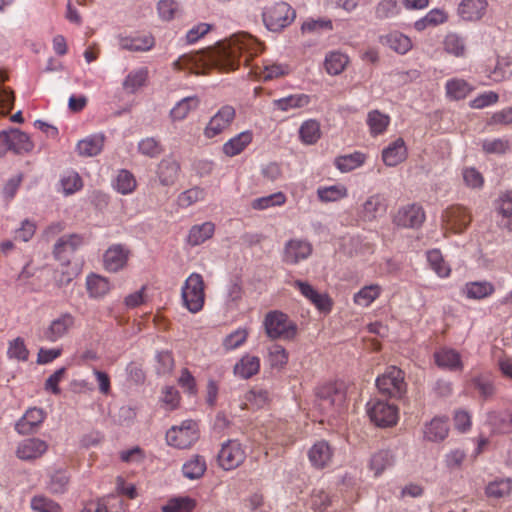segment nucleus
I'll return each instance as SVG.
<instances>
[{"label": "nucleus", "mask_w": 512, "mask_h": 512, "mask_svg": "<svg viewBox=\"0 0 512 512\" xmlns=\"http://www.w3.org/2000/svg\"><path fill=\"white\" fill-rule=\"evenodd\" d=\"M263 51V45L252 35L239 32L220 42L208 53L185 54L173 62L175 70L204 75L211 68L236 70L241 63L250 66L253 57Z\"/></svg>", "instance_id": "1"}, {"label": "nucleus", "mask_w": 512, "mask_h": 512, "mask_svg": "<svg viewBox=\"0 0 512 512\" xmlns=\"http://www.w3.org/2000/svg\"><path fill=\"white\" fill-rule=\"evenodd\" d=\"M183 306L191 313H198L205 303V283L201 274L191 273L181 288Z\"/></svg>", "instance_id": "2"}, {"label": "nucleus", "mask_w": 512, "mask_h": 512, "mask_svg": "<svg viewBox=\"0 0 512 512\" xmlns=\"http://www.w3.org/2000/svg\"><path fill=\"white\" fill-rule=\"evenodd\" d=\"M263 325L266 334L271 339L292 340L297 335V325L280 311L266 314Z\"/></svg>", "instance_id": "3"}, {"label": "nucleus", "mask_w": 512, "mask_h": 512, "mask_svg": "<svg viewBox=\"0 0 512 512\" xmlns=\"http://www.w3.org/2000/svg\"><path fill=\"white\" fill-rule=\"evenodd\" d=\"M472 214L470 209L454 204L447 207L442 213V227L444 234H462L471 224Z\"/></svg>", "instance_id": "4"}, {"label": "nucleus", "mask_w": 512, "mask_h": 512, "mask_svg": "<svg viewBox=\"0 0 512 512\" xmlns=\"http://www.w3.org/2000/svg\"><path fill=\"white\" fill-rule=\"evenodd\" d=\"M199 439V428L195 421L185 420L179 426L171 427L166 433L168 445L178 449H187Z\"/></svg>", "instance_id": "5"}, {"label": "nucleus", "mask_w": 512, "mask_h": 512, "mask_svg": "<svg viewBox=\"0 0 512 512\" xmlns=\"http://www.w3.org/2000/svg\"><path fill=\"white\" fill-rule=\"evenodd\" d=\"M296 17V11L286 2H277L263 12V21L270 31H280L289 26Z\"/></svg>", "instance_id": "6"}, {"label": "nucleus", "mask_w": 512, "mask_h": 512, "mask_svg": "<svg viewBox=\"0 0 512 512\" xmlns=\"http://www.w3.org/2000/svg\"><path fill=\"white\" fill-rule=\"evenodd\" d=\"M376 386L384 395L401 398L407 387L404 372L396 366H390L377 377Z\"/></svg>", "instance_id": "7"}, {"label": "nucleus", "mask_w": 512, "mask_h": 512, "mask_svg": "<svg viewBox=\"0 0 512 512\" xmlns=\"http://www.w3.org/2000/svg\"><path fill=\"white\" fill-rule=\"evenodd\" d=\"M367 413L372 422L380 427H389L397 423L398 408L381 399H371L367 405Z\"/></svg>", "instance_id": "8"}, {"label": "nucleus", "mask_w": 512, "mask_h": 512, "mask_svg": "<svg viewBox=\"0 0 512 512\" xmlns=\"http://www.w3.org/2000/svg\"><path fill=\"white\" fill-rule=\"evenodd\" d=\"M246 459V450L237 440H228L223 443L217 455L219 466L230 471L241 466Z\"/></svg>", "instance_id": "9"}, {"label": "nucleus", "mask_w": 512, "mask_h": 512, "mask_svg": "<svg viewBox=\"0 0 512 512\" xmlns=\"http://www.w3.org/2000/svg\"><path fill=\"white\" fill-rule=\"evenodd\" d=\"M236 111L231 105L222 106L215 115L211 117L204 129L207 138H214L226 130L234 121Z\"/></svg>", "instance_id": "10"}, {"label": "nucleus", "mask_w": 512, "mask_h": 512, "mask_svg": "<svg viewBox=\"0 0 512 512\" xmlns=\"http://www.w3.org/2000/svg\"><path fill=\"white\" fill-rule=\"evenodd\" d=\"M75 325V317L71 313H62L53 319L43 330V339L56 342L65 337Z\"/></svg>", "instance_id": "11"}, {"label": "nucleus", "mask_w": 512, "mask_h": 512, "mask_svg": "<svg viewBox=\"0 0 512 512\" xmlns=\"http://www.w3.org/2000/svg\"><path fill=\"white\" fill-rule=\"evenodd\" d=\"M293 286L321 313L327 314L332 310L333 302L328 294L319 293L309 283L301 280H295Z\"/></svg>", "instance_id": "12"}, {"label": "nucleus", "mask_w": 512, "mask_h": 512, "mask_svg": "<svg viewBox=\"0 0 512 512\" xmlns=\"http://www.w3.org/2000/svg\"><path fill=\"white\" fill-rule=\"evenodd\" d=\"M425 221V212L418 204L401 207L394 216V223L404 228L420 227Z\"/></svg>", "instance_id": "13"}, {"label": "nucleus", "mask_w": 512, "mask_h": 512, "mask_svg": "<svg viewBox=\"0 0 512 512\" xmlns=\"http://www.w3.org/2000/svg\"><path fill=\"white\" fill-rule=\"evenodd\" d=\"M307 456L311 466L321 470L331 465L334 450L327 441L320 440L312 445L308 450Z\"/></svg>", "instance_id": "14"}, {"label": "nucleus", "mask_w": 512, "mask_h": 512, "mask_svg": "<svg viewBox=\"0 0 512 512\" xmlns=\"http://www.w3.org/2000/svg\"><path fill=\"white\" fill-rule=\"evenodd\" d=\"M48 450V443L39 438H27L19 442L16 456L24 461H32L42 457Z\"/></svg>", "instance_id": "15"}, {"label": "nucleus", "mask_w": 512, "mask_h": 512, "mask_svg": "<svg viewBox=\"0 0 512 512\" xmlns=\"http://www.w3.org/2000/svg\"><path fill=\"white\" fill-rule=\"evenodd\" d=\"M312 253V245L305 240L291 239L284 247L283 261L287 264H297L307 259Z\"/></svg>", "instance_id": "16"}, {"label": "nucleus", "mask_w": 512, "mask_h": 512, "mask_svg": "<svg viewBox=\"0 0 512 512\" xmlns=\"http://www.w3.org/2000/svg\"><path fill=\"white\" fill-rule=\"evenodd\" d=\"M118 45L122 50L132 52H147L155 45V38L148 33L134 35H119Z\"/></svg>", "instance_id": "17"}, {"label": "nucleus", "mask_w": 512, "mask_h": 512, "mask_svg": "<svg viewBox=\"0 0 512 512\" xmlns=\"http://www.w3.org/2000/svg\"><path fill=\"white\" fill-rule=\"evenodd\" d=\"M180 173L181 165L172 157L163 158L157 165L156 175L162 186L171 187L175 185Z\"/></svg>", "instance_id": "18"}, {"label": "nucleus", "mask_w": 512, "mask_h": 512, "mask_svg": "<svg viewBox=\"0 0 512 512\" xmlns=\"http://www.w3.org/2000/svg\"><path fill=\"white\" fill-rule=\"evenodd\" d=\"M317 396L320 400V405L324 408H341L346 402L345 391L337 384L329 383L321 386L317 391Z\"/></svg>", "instance_id": "19"}, {"label": "nucleus", "mask_w": 512, "mask_h": 512, "mask_svg": "<svg viewBox=\"0 0 512 512\" xmlns=\"http://www.w3.org/2000/svg\"><path fill=\"white\" fill-rule=\"evenodd\" d=\"M499 227L512 231V191L502 193L494 202Z\"/></svg>", "instance_id": "20"}, {"label": "nucleus", "mask_w": 512, "mask_h": 512, "mask_svg": "<svg viewBox=\"0 0 512 512\" xmlns=\"http://www.w3.org/2000/svg\"><path fill=\"white\" fill-rule=\"evenodd\" d=\"M128 257L129 251L123 245H112L104 253V267L109 272H118L125 267Z\"/></svg>", "instance_id": "21"}, {"label": "nucleus", "mask_w": 512, "mask_h": 512, "mask_svg": "<svg viewBox=\"0 0 512 512\" xmlns=\"http://www.w3.org/2000/svg\"><path fill=\"white\" fill-rule=\"evenodd\" d=\"M46 418V413L41 408H29L17 421L15 430L21 435H28L35 431Z\"/></svg>", "instance_id": "22"}, {"label": "nucleus", "mask_w": 512, "mask_h": 512, "mask_svg": "<svg viewBox=\"0 0 512 512\" xmlns=\"http://www.w3.org/2000/svg\"><path fill=\"white\" fill-rule=\"evenodd\" d=\"M288 72L289 68L287 65L274 63L270 60H264L262 65H253L250 69L251 74L263 81L273 80L288 74Z\"/></svg>", "instance_id": "23"}, {"label": "nucleus", "mask_w": 512, "mask_h": 512, "mask_svg": "<svg viewBox=\"0 0 512 512\" xmlns=\"http://www.w3.org/2000/svg\"><path fill=\"white\" fill-rule=\"evenodd\" d=\"M449 430V419L447 417H434L424 425L423 435L427 441L442 442L447 438Z\"/></svg>", "instance_id": "24"}, {"label": "nucleus", "mask_w": 512, "mask_h": 512, "mask_svg": "<svg viewBox=\"0 0 512 512\" xmlns=\"http://www.w3.org/2000/svg\"><path fill=\"white\" fill-rule=\"evenodd\" d=\"M488 7L486 0H462L458 6V15L464 21H478L483 18Z\"/></svg>", "instance_id": "25"}, {"label": "nucleus", "mask_w": 512, "mask_h": 512, "mask_svg": "<svg viewBox=\"0 0 512 512\" xmlns=\"http://www.w3.org/2000/svg\"><path fill=\"white\" fill-rule=\"evenodd\" d=\"M386 211L384 198L380 194L369 196L358 209L361 220L371 222Z\"/></svg>", "instance_id": "26"}, {"label": "nucleus", "mask_w": 512, "mask_h": 512, "mask_svg": "<svg viewBox=\"0 0 512 512\" xmlns=\"http://www.w3.org/2000/svg\"><path fill=\"white\" fill-rule=\"evenodd\" d=\"M434 361L439 368L449 371H461L463 369L460 353L452 348L443 347L435 351Z\"/></svg>", "instance_id": "27"}, {"label": "nucleus", "mask_w": 512, "mask_h": 512, "mask_svg": "<svg viewBox=\"0 0 512 512\" xmlns=\"http://www.w3.org/2000/svg\"><path fill=\"white\" fill-rule=\"evenodd\" d=\"M462 295L470 300H483L495 293V286L487 280L469 281L461 289Z\"/></svg>", "instance_id": "28"}, {"label": "nucleus", "mask_w": 512, "mask_h": 512, "mask_svg": "<svg viewBox=\"0 0 512 512\" xmlns=\"http://www.w3.org/2000/svg\"><path fill=\"white\" fill-rule=\"evenodd\" d=\"M407 147L402 138H397L382 151V160L388 167H395L407 158Z\"/></svg>", "instance_id": "29"}, {"label": "nucleus", "mask_w": 512, "mask_h": 512, "mask_svg": "<svg viewBox=\"0 0 512 512\" xmlns=\"http://www.w3.org/2000/svg\"><path fill=\"white\" fill-rule=\"evenodd\" d=\"M379 41L401 55L406 54L413 47L411 39L399 31H393L387 35L380 36Z\"/></svg>", "instance_id": "30"}, {"label": "nucleus", "mask_w": 512, "mask_h": 512, "mask_svg": "<svg viewBox=\"0 0 512 512\" xmlns=\"http://www.w3.org/2000/svg\"><path fill=\"white\" fill-rule=\"evenodd\" d=\"M105 135L96 133L87 136L77 143L78 154L84 157H93L101 153L104 147Z\"/></svg>", "instance_id": "31"}, {"label": "nucleus", "mask_w": 512, "mask_h": 512, "mask_svg": "<svg viewBox=\"0 0 512 512\" xmlns=\"http://www.w3.org/2000/svg\"><path fill=\"white\" fill-rule=\"evenodd\" d=\"M260 370V358L255 355L245 354L234 365V375L242 378L249 379Z\"/></svg>", "instance_id": "32"}, {"label": "nucleus", "mask_w": 512, "mask_h": 512, "mask_svg": "<svg viewBox=\"0 0 512 512\" xmlns=\"http://www.w3.org/2000/svg\"><path fill=\"white\" fill-rule=\"evenodd\" d=\"M214 233L215 224L211 221L193 225L187 235V243L191 246H199L211 239Z\"/></svg>", "instance_id": "33"}, {"label": "nucleus", "mask_w": 512, "mask_h": 512, "mask_svg": "<svg viewBox=\"0 0 512 512\" xmlns=\"http://www.w3.org/2000/svg\"><path fill=\"white\" fill-rule=\"evenodd\" d=\"M253 133L250 130L243 131L224 143L222 150L228 157H234L242 153L252 142Z\"/></svg>", "instance_id": "34"}, {"label": "nucleus", "mask_w": 512, "mask_h": 512, "mask_svg": "<svg viewBox=\"0 0 512 512\" xmlns=\"http://www.w3.org/2000/svg\"><path fill=\"white\" fill-rule=\"evenodd\" d=\"M149 71L147 67H140L130 71L125 77L122 87L127 93H136L143 88L148 81Z\"/></svg>", "instance_id": "35"}, {"label": "nucleus", "mask_w": 512, "mask_h": 512, "mask_svg": "<svg viewBox=\"0 0 512 512\" xmlns=\"http://www.w3.org/2000/svg\"><path fill=\"white\" fill-rule=\"evenodd\" d=\"M111 288L109 280L103 276L90 274L86 278V289L91 298H103L110 292Z\"/></svg>", "instance_id": "36"}, {"label": "nucleus", "mask_w": 512, "mask_h": 512, "mask_svg": "<svg viewBox=\"0 0 512 512\" xmlns=\"http://www.w3.org/2000/svg\"><path fill=\"white\" fill-rule=\"evenodd\" d=\"M200 105V99L197 96H189L178 101L170 110L172 121H183L188 115L196 110Z\"/></svg>", "instance_id": "37"}, {"label": "nucleus", "mask_w": 512, "mask_h": 512, "mask_svg": "<svg viewBox=\"0 0 512 512\" xmlns=\"http://www.w3.org/2000/svg\"><path fill=\"white\" fill-rule=\"evenodd\" d=\"M317 197L323 203L338 202L348 196V188L341 183L320 186L317 188Z\"/></svg>", "instance_id": "38"}, {"label": "nucleus", "mask_w": 512, "mask_h": 512, "mask_svg": "<svg viewBox=\"0 0 512 512\" xmlns=\"http://www.w3.org/2000/svg\"><path fill=\"white\" fill-rule=\"evenodd\" d=\"M126 505L119 497L108 498V504L100 500L86 504L81 512H125Z\"/></svg>", "instance_id": "39"}, {"label": "nucleus", "mask_w": 512, "mask_h": 512, "mask_svg": "<svg viewBox=\"0 0 512 512\" xmlns=\"http://www.w3.org/2000/svg\"><path fill=\"white\" fill-rule=\"evenodd\" d=\"M427 262L429 267L439 276L440 278H448L451 274V267L445 261L441 251L439 249H431L426 253Z\"/></svg>", "instance_id": "40"}, {"label": "nucleus", "mask_w": 512, "mask_h": 512, "mask_svg": "<svg viewBox=\"0 0 512 512\" xmlns=\"http://www.w3.org/2000/svg\"><path fill=\"white\" fill-rule=\"evenodd\" d=\"M512 493V479L498 478L489 482L485 487V495L488 498L500 499Z\"/></svg>", "instance_id": "41"}, {"label": "nucleus", "mask_w": 512, "mask_h": 512, "mask_svg": "<svg viewBox=\"0 0 512 512\" xmlns=\"http://www.w3.org/2000/svg\"><path fill=\"white\" fill-rule=\"evenodd\" d=\"M448 20V14L443 9H432L424 17L414 23V28L421 32L429 27H435Z\"/></svg>", "instance_id": "42"}, {"label": "nucleus", "mask_w": 512, "mask_h": 512, "mask_svg": "<svg viewBox=\"0 0 512 512\" xmlns=\"http://www.w3.org/2000/svg\"><path fill=\"white\" fill-rule=\"evenodd\" d=\"M82 244V237L76 234L61 237L54 247V255L57 259L72 254Z\"/></svg>", "instance_id": "43"}, {"label": "nucleus", "mask_w": 512, "mask_h": 512, "mask_svg": "<svg viewBox=\"0 0 512 512\" xmlns=\"http://www.w3.org/2000/svg\"><path fill=\"white\" fill-rule=\"evenodd\" d=\"M382 291L379 284L366 285L354 294L353 301L358 306L368 307L380 297Z\"/></svg>", "instance_id": "44"}, {"label": "nucleus", "mask_w": 512, "mask_h": 512, "mask_svg": "<svg viewBox=\"0 0 512 512\" xmlns=\"http://www.w3.org/2000/svg\"><path fill=\"white\" fill-rule=\"evenodd\" d=\"M366 122L370 134L372 136H378L387 130L390 124V117L379 110H372L368 113Z\"/></svg>", "instance_id": "45"}, {"label": "nucleus", "mask_w": 512, "mask_h": 512, "mask_svg": "<svg viewBox=\"0 0 512 512\" xmlns=\"http://www.w3.org/2000/svg\"><path fill=\"white\" fill-rule=\"evenodd\" d=\"M444 51L455 57H465L466 55V40L463 36L457 33H448L443 41Z\"/></svg>", "instance_id": "46"}, {"label": "nucleus", "mask_w": 512, "mask_h": 512, "mask_svg": "<svg viewBox=\"0 0 512 512\" xmlns=\"http://www.w3.org/2000/svg\"><path fill=\"white\" fill-rule=\"evenodd\" d=\"M348 63L349 58L346 54L339 51H331L325 57L324 66L328 74L339 75L344 71Z\"/></svg>", "instance_id": "47"}, {"label": "nucleus", "mask_w": 512, "mask_h": 512, "mask_svg": "<svg viewBox=\"0 0 512 512\" xmlns=\"http://www.w3.org/2000/svg\"><path fill=\"white\" fill-rule=\"evenodd\" d=\"M113 187L118 193L122 195H128L135 191L137 187V181L130 171L122 169L118 172L116 178L114 179Z\"/></svg>", "instance_id": "48"}, {"label": "nucleus", "mask_w": 512, "mask_h": 512, "mask_svg": "<svg viewBox=\"0 0 512 512\" xmlns=\"http://www.w3.org/2000/svg\"><path fill=\"white\" fill-rule=\"evenodd\" d=\"M445 90L448 98L461 100L472 91V86L464 79L453 78L446 82Z\"/></svg>", "instance_id": "49"}, {"label": "nucleus", "mask_w": 512, "mask_h": 512, "mask_svg": "<svg viewBox=\"0 0 512 512\" xmlns=\"http://www.w3.org/2000/svg\"><path fill=\"white\" fill-rule=\"evenodd\" d=\"M366 161V155L362 152L356 151L351 154L339 156L335 159V166L341 172H350L360 166Z\"/></svg>", "instance_id": "50"}, {"label": "nucleus", "mask_w": 512, "mask_h": 512, "mask_svg": "<svg viewBox=\"0 0 512 512\" xmlns=\"http://www.w3.org/2000/svg\"><path fill=\"white\" fill-rule=\"evenodd\" d=\"M310 103V97L306 94H294L273 101L275 108L281 111L302 108Z\"/></svg>", "instance_id": "51"}, {"label": "nucleus", "mask_w": 512, "mask_h": 512, "mask_svg": "<svg viewBox=\"0 0 512 512\" xmlns=\"http://www.w3.org/2000/svg\"><path fill=\"white\" fill-rule=\"evenodd\" d=\"M299 136L303 143L307 145L315 144L321 137L319 122L313 119L303 122L299 129Z\"/></svg>", "instance_id": "52"}, {"label": "nucleus", "mask_w": 512, "mask_h": 512, "mask_svg": "<svg viewBox=\"0 0 512 512\" xmlns=\"http://www.w3.org/2000/svg\"><path fill=\"white\" fill-rule=\"evenodd\" d=\"M207 469L206 461L204 457L195 455L182 467L183 475L189 479H198L205 473Z\"/></svg>", "instance_id": "53"}, {"label": "nucleus", "mask_w": 512, "mask_h": 512, "mask_svg": "<svg viewBox=\"0 0 512 512\" xmlns=\"http://www.w3.org/2000/svg\"><path fill=\"white\" fill-rule=\"evenodd\" d=\"M11 151L20 154L29 152L33 149V143L30 141L29 136L18 130L11 129L9 131Z\"/></svg>", "instance_id": "54"}, {"label": "nucleus", "mask_w": 512, "mask_h": 512, "mask_svg": "<svg viewBox=\"0 0 512 512\" xmlns=\"http://www.w3.org/2000/svg\"><path fill=\"white\" fill-rule=\"evenodd\" d=\"M394 462V457L392 453L388 450H381L375 453L370 460V469L374 472V475L377 477L382 474V472L392 466Z\"/></svg>", "instance_id": "55"}, {"label": "nucleus", "mask_w": 512, "mask_h": 512, "mask_svg": "<svg viewBox=\"0 0 512 512\" xmlns=\"http://www.w3.org/2000/svg\"><path fill=\"white\" fill-rule=\"evenodd\" d=\"M286 202V196L283 192H276L271 195L254 199L251 207L255 210H265L271 207L282 206Z\"/></svg>", "instance_id": "56"}, {"label": "nucleus", "mask_w": 512, "mask_h": 512, "mask_svg": "<svg viewBox=\"0 0 512 512\" xmlns=\"http://www.w3.org/2000/svg\"><path fill=\"white\" fill-rule=\"evenodd\" d=\"M29 350L25 341L21 337H17L8 343L7 357L9 359L26 362L29 359Z\"/></svg>", "instance_id": "57"}, {"label": "nucleus", "mask_w": 512, "mask_h": 512, "mask_svg": "<svg viewBox=\"0 0 512 512\" xmlns=\"http://www.w3.org/2000/svg\"><path fill=\"white\" fill-rule=\"evenodd\" d=\"M206 192L203 188L192 187L181 192L177 197V204L181 208H187L205 199Z\"/></svg>", "instance_id": "58"}, {"label": "nucleus", "mask_w": 512, "mask_h": 512, "mask_svg": "<svg viewBox=\"0 0 512 512\" xmlns=\"http://www.w3.org/2000/svg\"><path fill=\"white\" fill-rule=\"evenodd\" d=\"M61 261V269H57L54 274V278L59 287L67 286L75 277L76 271L70 268V259L63 257L59 259Z\"/></svg>", "instance_id": "59"}, {"label": "nucleus", "mask_w": 512, "mask_h": 512, "mask_svg": "<svg viewBox=\"0 0 512 512\" xmlns=\"http://www.w3.org/2000/svg\"><path fill=\"white\" fill-rule=\"evenodd\" d=\"M60 184L65 195H71L83 187V182L78 173L72 171L62 176Z\"/></svg>", "instance_id": "60"}, {"label": "nucleus", "mask_w": 512, "mask_h": 512, "mask_svg": "<svg viewBox=\"0 0 512 512\" xmlns=\"http://www.w3.org/2000/svg\"><path fill=\"white\" fill-rule=\"evenodd\" d=\"M288 352L284 347L274 344L269 348L268 361L272 368L282 369L288 362Z\"/></svg>", "instance_id": "61"}, {"label": "nucleus", "mask_w": 512, "mask_h": 512, "mask_svg": "<svg viewBox=\"0 0 512 512\" xmlns=\"http://www.w3.org/2000/svg\"><path fill=\"white\" fill-rule=\"evenodd\" d=\"M512 74V63L507 58H500L492 71L488 74L489 79L494 82H501Z\"/></svg>", "instance_id": "62"}, {"label": "nucleus", "mask_w": 512, "mask_h": 512, "mask_svg": "<svg viewBox=\"0 0 512 512\" xmlns=\"http://www.w3.org/2000/svg\"><path fill=\"white\" fill-rule=\"evenodd\" d=\"M138 151L150 158H155L163 152L161 143L154 137H147L138 143Z\"/></svg>", "instance_id": "63"}, {"label": "nucleus", "mask_w": 512, "mask_h": 512, "mask_svg": "<svg viewBox=\"0 0 512 512\" xmlns=\"http://www.w3.org/2000/svg\"><path fill=\"white\" fill-rule=\"evenodd\" d=\"M195 502L190 498H174L162 507L163 512H192Z\"/></svg>", "instance_id": "64"}]
</instances>
